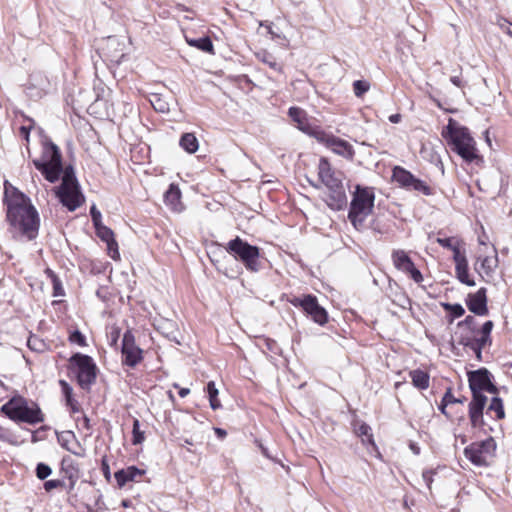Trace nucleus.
Returning <instances> with one entry per match:
<instances>
[{"label": "nucleus", "mask_w": 512, "mask_h": 512, "mask_svg": "<svg viewBox=\"0 0 512 512\" xmlns=\"http://www.w3.org/2000/svg\"><path fill=\"white\" fill-rule=\"evenodd\" d=\"M7 219L12 232L28 240L36 238L39 230V215L30 199L18 190H14L7 203Z\"/></svg>", "instance_id": "f257e3e1"}, {"label": "nucleus", "mask_w": 512, "mask_h": 512, "mask_svg": "<svg viewBox=\"0 0 512 512\" xmlns=\"http://www.w3.org/2000/svg\"><path fill=\"white\" fill-rule=\"evenodd\" d=\"M442 136L448 139L455 151L464 161L471 163L481 158L476 148V142L470 135L469 130L461 126L454 119L450 118L448 125L442 132Z\"/></svg>", "instance_id": "f03ea898"}, {"label": "nucleus", "mask_w": 512, "mask_h": 512, "mask_svg": "<svg viewBox=\"0 0 512 512\" xmlns=\"http://www.w3.org/2000/svg\"><path fill=\"white\" fill-rule=\"evenodd\" d=\"M318 177L327 188V196L324 198L327 205L333 210H341L347 203L345 189L342 180L336 176L326 158H321L318 164Z\"/></svg>", "instance_id": "7ed1b4c3"}, {"label": "nucleus", "mask_w": 512, "mask_h": 512, "mask_svg": "<svg viewBox=\"0 0 512 512\" xmlns=\"http://www.w3.org/2000/svg\"><path fill=\"white\" fill-rule=\"evenodd\" d=\"M33 164L51 183L58 181L63 171L60 150L51 142L43 144L42 155L39 159H34Z\"/></svg>", "instance_id": "20e7f679"}, {"label": "nucleus", "mask_w": 512, "mask_h": 512, "mask_svg": "<svg viewBox=\"0 0 512 512\" xmlns=\"http://www.w3.org/2000/svg\"><path fill=\"white\" fill-rule=\"evenodd\" d=\"M1 411L14 421L37 424L44 420L39 407L29 406L26 399L21 396L11 398L1 407Z\"/></svg>", "instance_id": "39448f33"}, {"label": "nucleus", "mask_w": 512, "mask_h": 512, "mask_svg": "<svg viewBox=\"0 0 512 512\" xmlns=\"http://www.w3.org/2000/svg\"><path fill=\"white\" fill-rule=\"evenodd\" d=\"M374 192L371 188L356 187L350 204L348 218L356 229H360L374 207Z\"/></svg>", "instance_id": "423d86ee"}, {"label": "nucleus", "mask_w": 512, "mask_h": 512, "mask_svg": "<svg viewBox=\"0 0 512 512\" xmlns=\"http://www.w3.org/2000/svg\"><path fill=\"white\" fill-rule=\"evenodd\" d=\"M55 191L60 202L70 211L76 210L84 202L72 168L65 169L61 185Z\"/></svg>", "instance_id": "0eeeda50"}, {"label": "nucleus", "mask_w": 512, "mask_h": 512, "mask_svg": "<svg viewBox=\"0 0 512 512\" xmlns=\"http://www.w3.org/2000/svg\"><path fill=\"white\" fill-rule=\"evenodd\" d=\"M226 250L235 259L240 260L247 270L257 272L260 269V251L257 246L250 245L240 237H236L228 242Z\"/></svg>", "instance_id": "6e6552de"}, {"label": "nucleus", "mask_w": 512, "mask_h": 512, "mask_svg": "<svg viewBox=\"0 0 512 512\" xmlns=\"http://www.w3.org/2000/svg\"><path fill=\"white\" fill-rule=\"evenodd\" d=\"M496 451V442L493 438L471 443L464 449V454L476 466H488Z\"/></svg>", "instance_id": "1a4fd4ad"}, {"label": "nucleus", "mask_w": 512, "mask_h": 512, "mask_svg": "<svg viewBox=\"0 0 512 512\" xmlns=\"http://www.w3.org/2000/svg\"><path fill=\"white\" fill-rule=\"evenodd\" d=\"M469 387L472 392L473 399H486L487 397L483 394L484 391L489 393H496L497 388L491 381V375L485 368H481L476 371L468 373Z\"/></svg>", "instance_id": "9d476101"}, {"label": "nucleus", "mask_w": 512, "mask_h": 512, "mask_svg": "<svg viewBox=\"0 0 512 512\" xmlns=\"http://www.w3.org/2000/svg\"><path fill=\"white\" fill-rule=\"evenodd\" d=\"M75 364L78 383L82 388H88L96 379V365L88 355L77 353L70 358Z\"/></svg>", "instance_id": "9b49d317"}, {"label": "nucleus", "mask_w": 512, "mask_h": 512, "mask_svg": "<svg viewBox=\"0 0 512 512\" xmlns=\"http://www.w3.org/2000/svg\"><path fill=\"white\" fill-rule=\"evenodd\" d=\"M392 178L396 183L407 190L416 191L424 195L432 194V189L426 182L416 178L411 172L400 166L394 167Z\"/></svg>", "instance_id": "f8f14e48"}, {"label": "nucleus", "mask_w": 512, "mask_h": 512, "mask_svg": "<svg viewBox=\"0 0 512 512\" xmlns=\"http://www.w3.org/2000/svg\"><path fill=\"white\" fill-rule=\"evenodd\" d=\"M316 140L324 144L333 153L345 159L352 160L354 158L355 150L346 140H343L331 133H327L324 130L316 133Z\"/></svg>", "instance_id": "ddd939ff"}, {"label": "nucleus", "mask_w": 512, "mask_h": 512, "mask_svg": "<svg viewBox=\"0 0 512 512\" xmlns=\"http://www.w3.org/2000/svg\"><path fill=\"white\" fill-rule=\"evenodd\" d=\"M290 303L295 307H301L316 323L324 325L327 322V312L318 304L315 296L293 297Z\"/></svg>", "instance_id": "4468645a"}, {"label": "nucleus", "mask_w": 512, "mask_h": 512, "mask_svg": "<svg viewBox=\"0 0 512 512\" xmlns=\"http://www.w3.org/2000/svg\"><path fill=\"white\" fill-rule=\"evenodd\" d=\"M499 265L497 250L492 249L490 254H479L474 263V270L487 283L494 280L496 269Z\"/></svg>", "instance_id": "2eb2a0df"}, {"label": "nucleus", "mask_w": 512, "mask_h": 512, "mask_svg": "<svg viewBox=\"0 0 512 512\" xmlns=\"http://www.w3.org/2000/svg\"><path fill=\"white\" fill-rule=\"evenodd\" d=\"M464 242L460 239L455 243V248H452L453 260L455 262L456 278L462 283L470 287H474L476 282L470 277L468 260L465 251H462Z\"/></svg>", "instance_id": "dca6fc26"}, {"label": "nucleus", "mask_w": 512, "mask_h": 512, "mask_svg": "<svg viewBox=\"0 0 512 512\" xmlns=\"http://www.w3.org/2000/svg\"><path fill=\"white\" fill-rule=\"evenodd\" d=\"M392 262L395 268L409 275L416 283L423 281L422 273L415 267L408 254L401 249L392 252Z\"/></svg>", "instance_id": "f3484780"}, {"label": "nucleus", "mask_w": 512, "mask_h": 512, "mask_svg": "<svg viewBox=\"0 0 512 512\" xmlns=\"http://www.w3.org/2000/svg\"><path fill=\"white\" fill-rule=\"evenodd\" d=\"M122 355L124 363L131 367L142 360V350L135 344V337L131 330H127L123 335Z\"/></svg>", "instance_id": "a211bd4d"}, {"label": "nucleus", "mask_w": 512, "mask_h": 512, "mask_svg": "<svg viewBox=\"0 0 512 512\" xmlns=\"http://www.w3.org/2000/svg\"><path fill=\"white\" fill-rule=\"evenodd\" d=\"M291 119L297 123V127L302 132L314 137L316 139V133L321 132L322 129L319 127L311 126L308 122L307 115L304 110L298 107H291L288 111Z\"/></svg>", "instance_id": "6ab92c4d"}, {"label": "nucleus", "mask_w": 512, "mask_h": 512, "mask_svg": "<svg viewBox=\"0 0 512 512\" xmlns=\"http://www.w3.org/2000/svg\"><path fill=\"white\" fill-rule=\"evenodd\" d=\"M467 307L476 315H486L488 313L486 289L480 288L477 292L469 294L467 298Z\"/></svg>", "instance_id": "aec40b11"}, {"label": "nucleus", "mask_w": 512, "mask_h": 512, "mask_svg": "<svg viewBox=\"0 0 512 512\" xmlns=\"http://www.w3.org/2000/svg\"><path fill=\"white\" fill-rule=\"evenodd\" d=\"M57 440L58 443L67 451L79 457L84 456V449L72 431H63L57 434Z\"/></svg>", "instance_id": "412c9836"}, {"label": "nucleus", "mask_w": 512, "mask_h": 512, "mask_svg": "<svg viewBox=\"0 0 512 512\" xmlns=\"http://www.w3.org/2000/svg\"><path fill=\"white\" fill-rule=\"evenodd\" d=\"M145 474V470L139 469L135 466H129L115 472L114 477L119 487L125 486L128 482L139 481Z\"/></svg>", "instance_id": "4be33fe9"}, {"label": "nucleus", "mask_w": 512, "mask_h": 512, "mask_svg": "<svg viewBox=\"0 0 512 512\" xmlns=\"http://www.w3.org/2000/svg\"><path fill=\"white\" fill-rule=\"evenodd\" d=\"M486 399H473L469 404V417L473 427H481L483 421V409L486 405Z\"/></svg>", "instance_id": "5701e85b"}, {"label": "nucleus", "mask_w": 512, "mask_h": 512, "mask_svg": "<svg viewBox=\"0 0 512 512\" xmlns=\"http://www.w3.org/2000/svg\"><path fill=\"white\" fill-rule=\"evenodd\" d=\"M164 200L172 210L180 212L183 209L181 202V191L175 184H171L164 194Z\"/></svg>", "instance_id": "b1692460"}, {"label": "nucleus", "mask_w": 512, "mask_h": 512, "mask_svg": "<svg viewBox=\"0 0 512 512\" xmlns=\"http://www.w3.org/2000/svg\"><path fill=\"white\" fill-rule=\"evenodd\" d=\"M409 375L411 377L412 384L414 385V387L420 390H424L429 387L430 377L427 372L420 369H415L410 371Z\"/></svg>", "instance_id": "393cba45"}, {"label": "nucleus", "mask_w": 512, "mask_h": 512, "mask_svg": "<svg viewBox=\"0 0 512 512\" xmlns=\"http://www.w3.org/2000/svg\"><path fill=\"white\" fill-rule=\"evenodd\" d=\"M179 144L186 152L190 154L195 153L199 147L198 140L193 133L183 134Z\"/></svg>", "instance_id": "a878e982"}, {"label": "nucleus", "mask_w": 512, "mask_h": 512, "mask_svg": "<svg viewBox=\"0 0 512 512\" xmlns=\"http://www.w3.org/2000/svg\"><path fill=\"white\" fill-rule=\"evenodd\" d=\"M355 431L358 436L362 437L363 443L367 442V443L371 444L373 447H375V442L373 439V434L371 432V427L368 424H366L364 422L356 424Z\"/></svg>", "instance_id": "bb28decb"}, {"label": "nucleus", "mask_w": 512, "mask_h": 512, "mask_svg": "<svg viewBox=\"0 0 512 512\" xmlns=\"http://www.w3.org/2000/svg\"><path fill=\"white\" fill-rule=\"evenodd\" d=\"M187 43L192 46L200 49L204 52H212L213 44L209 37H202L198 39H186Z\"/></svg>", "instance_id": "cd10ccee"}, {"label": "nucleus", "mask_w": 512, "mask_h": 512, "mask_svg": "<svg viewBox=\"0 0 512 512\" xmlns=\"http://www.w3.org/2000/svg\"><path fill=\"white\" fill-rule=\"evenodd\" d=\"M207 392L209 395V401H210L211 408L213 410L218 409L221 406V404L218 399V389L216 388L215 383L213 381L208 382Z\"/></svg>", "instance_id": "c85d7f7f"}, {"label": "nucleus", "mask_w": 512, "mask_h": 512, "mask_svg": "<svg viewBox=\"0 0 512 512\" xmlns=\"http://www.w3.org/2000/svg\"><path fill=\"white\" fill-rule=\"evenodd\" d=\"M150 103L152 107L161 113H166L169 111V103L160 97L158 94H153L150 98Z\"/></svg>", "instance_id": "c756f323"}, {"label": "nucleus", "mask_w": 512, "mask_h": 512, "mask_svg": "<svg viewBox=\"0 0 512 512\" xmlns=\"http://www.w3.org/2000/svg\"><path fill=\"white\" fill-rule=\"evenodd\" d=\"M488 411L495 412L497 419H503L505 417L503 402L499 397L492 398Z\"/></svg>", "instance_id": "7c9ffc66"}, {"label": "nucleus", "mask_w": 512, "mask_h": 512, "mask_svg": "<svg viewBox=\"0 0 512 512\" xmlns=\"http://www.w3.org/2000/svg\"><path fill=\"white\" fill-rule=\"evenodd\" d=\"M95 228L97 236L105 243L108 241H112V239L114 238V233L110 228L102 224L95 226Z\"/></svg>", "instance_id": "2f4dec72"}, {"label": "nucleus", "mask_w": 512, "mask_h": 512, "mask_svg": "<svg viewBox=\"0 0 512 512\" xmlns=\"http://www.w3.org/2000/svg\"><path fill=\"white\" fill-rule=\"evenodd\" d=\"M369 89L370 84L365 80H356L353 82V91L357 97H362Z\"/></svg>", "instance_id": "473e14b6"}, {"label": "nucleus", "mask_w": 512, "mask_h": 512, "mask_svg": "<svg viewBox=\"0 0 512 512\" xmlns=\"http://www.w3.org/2000/svg\"><path fill=\"white\" fill-rule=\"evenodd\" d=\"M133 439L132 443L134 445L141 444L144 441V433L140 431V423L139 420L135 419L133 422Z\"/></svg>", "instance_id": "72a5a7b5"}, {"label": "nucleus", "mask_w": 512, "mask_h": 512, "mask_svg": "<svg viewBox=\"0 0 512 512\" xmlns=\"http://www.w3.org/2000/svg\"><path fill=\"white\" fill-rule=\"evenodd\" d=\"M106 244H107V250H108L109 256L114 260L120 259L118 244H117L115 238H113L112 241L106 242Z\"/></svg>", "instance_id": "f704fd0d"}, {"label": "nucleus", "mask_w": 512, "mask_h": 512, "mask_svg": "<svg viewBox=\"0 0 512 512\" xmlns=\"http://www.w3.org/2000/svg\"><path fill=\"white\" fill-rule=\"evenodd\" d=\"M460 239L457 237H448V238H437L436 242L441 245L443 248L452 250L455 248V243H457Z\"/></svg>", "instance_id": "c9c22d12"}, {"label": "nucleus", "mask_w": 512, "mask_h": 512, "mask_svg": "<svg viewBox=\"0 0 512 512\" xmlns=\"http://www.w3.org/2000/svg\"><path fill=\"white\" fill-rule=\"evenodd\" d=\"M51 473V468L44 463H39L36 467V475L41 480L46 479Z\"/></svg>", "instance_id": "e433bc0d"}, {"label": "nucleus", "mask_w": 512, "mask_h": 512, "mask_svg": "<svg viewBox=\"0 0 512 512\" xmlns=\"http://www.w3.org/2000/svg\"><path fill=\"white\" fill-rule=\"evenodd\" d=\"M460 343L465 347H469L476 355L477 360H481L482 358V347H480L477 342H467L464 339H461Z\"/></svg>", "instance_id": "4c0bfd02"}, {"label": "nucleus", "mask_w": 512, "mask_h": 512, "mask_svg": "<svg viewBox=\"0 0 512 512\" xmlns=\"http://www.w3.org/2000/svg\"><path fill=\"white\" fill-rule=\"evenodd\" d=\"M27 345L31 350L38 351V352L42 351L45 347V344L41 340H39L37 337H34V336H31L28 339Z\"/></svg>", "instance_id": "58836bf2"}, {"label": "nucleus", "mask_w": 512, "mask_h": 512, "mask_svg": "<svg viewBox=\"0 0 512 512\" xmlns=\"http://www.w3.org/2000/svg\"><path fill=\"white\" fill-rule=\"evenodd\" d=\"M70 341L72 343H76L78 344L79 346H85L86 345V340H85V337L84 335L79 332V331H74L70 337H69Z\"/></svg>", "instance_id": "ea45409f"}, {"label": "nucleus", "mask_w": 512, "mask_h": 512, "mask_svg": "<svg viewBox=\"0 0 512 512\" xmlns=\"http://www.w3.org/2000/svg\"><path fill=\"white\" fill-rule=\"evenodd\" d=\"M454 318H459L464 315L465 310L460 304L446 305Z\"/></svg>", "instance_id": "a19ab883"}, {"label": "nucleus", "mask_w": 512, "mask_h": 512, "mask_svg": "<svg viewBox=\"0 0 512 512\" xmlns=\"http://www.w3.org/2000/svg\"><path fill=\"white\" fill-rule=\"evenodd\" d=\"M262 61L264 63H266L269 67H271L272 69L278 71V72H281L282 71V66L277 63L273 57L271 55H265L262 59Z\"/></svg>", "instance_id": "79ce46f5"}, {"label": "nucleus", "mask_w": 512, "mask_h": 512, "mask_svg": "<svg viewBox=\"0 0 512 512\" xmlns=\"http://www.w3.org/2000/svg\"><path fill=\"white\" fill-rule=\"evenodd\" d=\"M60 385L62 386L63 393L65 394L67 403L72 406V388L68 385V383L64 380H60Z\"/></svg>", "instance_id": "37998d69"}, {"label": "nucleus", "mask_w": 512, "mask_h": 512, "mask_svg": "<svg viewBox=\"0 0 512 512\" xmlns=\"http://www.w3.org/2000/svg\"><path fill=\"white\" fill-rule=\"evenodd\" d=\"M64 485V482L61 480L53 479L48 480L44 483V489L49 492L55 488L62 487Z\"/></svg>", "instance_id": "c03bdc74"}, {"label": "nucleus", "mask_w": 512, "mask_h": 512, "mask_svg": "<svg viewBox=\"0 0 512 512\" xmlns=\"http://www.w3.org/2000/svg\"><path fill=\"white\" fill-rule=\"evenodd\" d=\"M463 339H464V341H467V342H477L478 344H480L479 346L482 348H484L487 343L491 342L490 337H488V336L486 337L484 335H481L480 338H463Z\"/></svg>", "instance_id": "a18cd8bd"}, {"label": "nucleus", "mask_w": 512, "mask_h": 512, "mask_svg": "<svg viewBox=\"0 0 512 512\" xmlns=\"http://www.w3.org/2000/svg\"><path fill=\"white\" fill-rule=\"evenodd\" d=\"M90 214H91V218H92V221H93L95 226L101 224L100 223V221H101V213H100L99 210H97V208L95 206L91 207Z\"/></svg>", "instance_id": "49530a36"}, {"label": "nucleus", "mask_w": 512, "mask_h": 512, "mask_svg": "<svg viewBox=\"0 0 512 512\" xmlns=\"http://www.w3.org/2000/svg\"><path fill=\"white\" fill-rule=\"evenodd\" d=\"M443 397H444V402H448V404L462 402L460 399H457L454 397V395L451 392V389H448Z\"/></svg>", "instance_id": "de8ad7c7"}, {"label": "nucleus", "mask_w": 512, "mask_h": 512, "mask_svg": "<svg viewBox=\"0 0 512 512\" xmlns=\"http://www.w3.org/2000/svg\"><path fill=\"white\" fill-rule=\"evenodd\" d=\"M493 326H494V324H493V322H492V321H487V322H485V323L483 324V326H482L481 334H482V335H484V336H486V337H487V336H488V337H490V333H491V331H492V329H493Z\"/></svg>", "instance_id": "09e8293b"}, {"label": "nucleus", "mask_w": 512, "mask_h": 512, "mask_svg": "<svg viewBox=\"0 0 512 512\" xmlns=\"http://www.w3.org/2000/svg\"><path fill=\"white\" fill-rule=\"evenodd\" d=\"M432 476H433V471H431V470H426L422 473V478L429 489H430L432 481H433Z\"/></svg>", "instance_id": "8fccbe9b"}, {"label": "nucleus", "mask_w": 512, "mask_h": 512, "mask_svg": "<svg viewBox=\"0 0 512 512\" xmlns=\"http://www.w3.org/2000/svg\"><path fill=\"white\" fill-rule=\"evenodd\" d=\"M120 336V330L117 327L112 328L110 332L111 345H116Z\"/></svg>", "instance_id": "3c124183"}, {"label": "nucleus", "mask_w": 512, "mask_h": 512, "mask_svg": "<svg viewBox=\"0 0 512 512\" xmlns=\"http://www.w3.org/2000/svg\"><path fill=\"white\" fill-rule=\"evenodd\" d=\"M450 81L457 87H462V80L459 76H452Z\"/></svg>", "instance_id": "603ef678"}, {"label": "nucleus", "mask_w": 512, "mask_h": 512, "mask_svg": "<svg viewBox=\"0 0 512 512\" xmlns=\"http://www.w3.org/2000/svg\"><path fill=\"white\" fill-rule=\"evenodd\" d=\"M448 402H444V397L442 398L441 405L439 406L440 411L447 416L446 407Z\"/></svg>", "instance_id": "864d4df0"}, {"label": "nucleus", "mask_w": 512, "mask_h": 512, "mask_svg": "<svg viewBox=\"0 0 512 512\" xmlns=\"http://www.w3.org/2000/svg\"><path fill=\"white\" fill-rule=\"evenodd\" d=\"M20 131H21V134L23 135V137L28 140V137H29V129L27 127H24L22 126L20 128Z\"/></svg>", "instance_id": "5fc2aeb1"}, {"label": "nucleus", "mask_w": 512, "mask_h": 512, "mask_svg": "<svg viewBox=\"0 0 512 512\" xmlns=\"http://www.w3.org/2000/svg\"><path fill=\"white\" fill-rule=\"evenodd\" d=\"M190 393V390L188 388H181L179 390L180 397L184 398Z\"/></svg>", "instance_id": "6e6d98bb"}, {"label": "nucleus", "mask_w": 512, "mask_h": 512, "mask_svg": "<svg viewBox=\"0 0 512 512\" xmlns=\"http://www.w3.org/2000/svg\"><path fill=\"white\" fill-rule=\"evenodd\" d=\"M389 120L392 123H398L400 121V115L399 114H393L389 117Z\"/></svg>", "instance_id": "4d7b16f0"}, {"label": "nucleus", "mask_w": 512, "mask_h": 512, "mask_svg": "<svg viewBox=\"0 0 512 512\" xmlns=\"http://www.w3.org/2000/svg\"><path fill=\"white\" fill-rule=\"evenodd\" d=\"M215 432H216V434H217L218 436H220V437H224V436L226 435V431H225V430H223V429H221V428H216V429H215Z\"/></svg>", "instance_id": "13d9d810"}, {"label": "nucleus", "mask_w": 512, "mask_h": 512, "mask_svg": "<svg viewBox=\"0 0 512 512\" xmlns=\"http://www.w3.org/2000/svg\"><path fill=\"white\" fill-rule=\"evenodd\" d=\"M410 448L414 452V454L418 455L420 453V449L415 444H411Z\"/></svg>", "instance_id": "bf43d9fd"}, {"label": "nucleus", "mask_w": 512, "mask_h": 512, "mask_svg": "<svg viewBox=\"0 0 512 512\" xmlns=\"http://www.w3.org/2000/svg\"><path fill=\"white\" fill-rule=\"evenodd\" d=\"M268 32H269L272 36H275L274 31H273L270 27H269Z\"/></svg>", "instance_id": "052dcab7"}, {"label": "nucleus", "mask_w": 512, "mask_h": 512, "mask_svg": "<svg viewBox=\"0 0 512 512\" xmlns=\"http://www.w3.org/2000/svg\"><path fill=\"white\" fill-rule=\"evenodd\" d=\"M268 32H269L272 36H275L274 31H273L270 27H269Z\"/></svg>", "instance_id": "680f3d73"}, {"label": "nucleus", "mask_w": 512, "mask_h": 512, "mask_svg": "<svg viewBox=\"0 0 512 512\" xmlns=\"http://www.w3.org/2000/svg\"><path fill=\"white\" fill-rule=\"evenodd\" d=\"M486 141L490 143L489 137H488V131H486Z\"/></svg>", "instance_id": "e2e57ef3"}, {"label": "nucleus", "mask_w": 512, "mask_h": 512, "mask_svg": "<svg viewBox=\"0 0 512 512\" xmlns=\"http://www.w3.org/2000/svg\"><path fill=\"white\" fill-rule=\"evenodd\" d=\"M103 465L106 467V468H104V471H107L109 469V466L106 465L105 463H103Z\"/></svg>", "instance_id": "0e129e2a"}, {"label": "nucleus", "mask_w": 512, "mask_h": 512, "mask_svg": "<svg viewBox=\"0 0 512 512\" xmlns=\"http://www.w3.org/2000/svg\"><path fill=\"white\" fill-rule=\"evenodd\" d=\"M103 465L106 467V468H104V471H107L109 469V466L106 465L105 463H103Z\"/></svg>", "instance_id": "69168bd1"}, {"label": "nucleus", "mask_w": 512, "mask_h": 512, "mask_svg": "<svg viewBox=\"0 0 512 512\" xmlns=\"http://www.w3.org/2000/svg\"><path fill=\"white\" fill-rule=\"evenodd\" d=\"M169 398H170V399H173V398H174V396H173L172 392H169Z\"/></svg>", "instance_id": "338daca9"}, {"label": "nucleus", "mask_w": 512, "mask_h": 512, "mask_svg": "<svg viewBox=\"0 0 512 512\" xmlns=\"http://www.w3.org/2000/svg\"><path fill=\"white\" fill-rule=\"evenodd\" d=\"M88 422H89V420H88L87 418H85V424H86V426H88Z\"/></svg>", "instance_id": "774afa93"}]
</instances>
